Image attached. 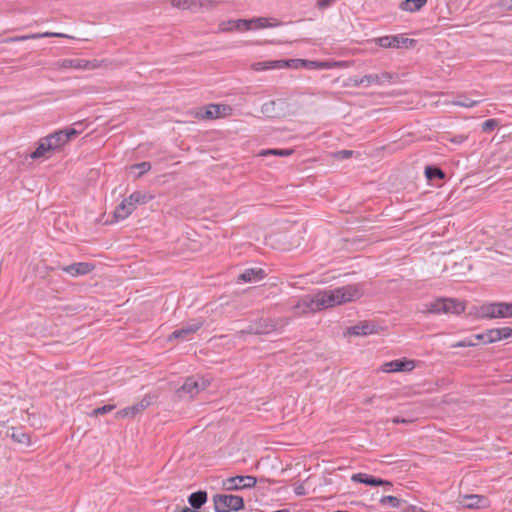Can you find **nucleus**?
<instances>
[{
    "mask_svg": "<svg viewBox=\"0 0 512 512\" xmlns=\"http://www.w3.org/2000/svg\"><path fill=\"white\" fill-rule=\"evenodd\" d=\"M380 503L382 505L389 504L393 508H399L400 504H401V500L399 498L395 497V496L387 495V496H383L380 499Z\"/></svg>",
    "mask_w": 512,
    "mask_h": 512,
    "instance_id": "f704fd0d",
    "label": "nucleus"
},
{
    "mask_svg": "<svg viewBox=\"0 0 512 512\" xmlns=\"http://www.w3.org/2000/svg\"><path fill=\"white\" fill-rule=\"evenodd\" d=\"M382 48H411L416 44V40L404 37V35H386L372 40Z\"/></svg>",
    "mask_w": 512,
    "mask_h": 512,
    "instance_id": "423d86ee",
    "label": "nucleus"
},
{
    "mask_svg": "<svg viewBox=\"0 0 512 512\" xmlns=\"http://www.w3.org/2000/svg\"><path fill=\"white\" fill-rule=\"evenodd\" d=\"M415 512H425L423 509L421 508H414Z\"/></svg>",
    "mask_w": 512,
    "mask_h": 512,
    "instance_id": "6e6d98bb",
    "label": "nucleus"
},
{
    "mask_svg": "<svg viewBox=\"0 0 512 512\" xmlns=\"http://www.w3.org/2000/svg\"><path fill=\"white\" fill-rule=\"evenodd\" d=\"M273 154L281 157H286L292 154L290 149H270L262 153V155Z\"/></svg>",
    "mask_w": 512,
    "mask_h": 512,
    "instance_id": "e433bc0d",
    "label": "nucleus"
},
{
    "mask_svg": "<svg viewBox=\"0 0 512 512\" xmlns=\"http://www.w3.org/2000/svg\"><path fill=\"white\" fill-rule=\"evenodd\" d=\"M203 325V322L200 320H193L179 329H176L169 336V339H180L182 341L190 340L191 335L196 333Z\"/></svg>",
    "mask_w": 512,
    "mask_h": 512,
    "instance_id": "1a4fd4ad",
    "label": "nucleus"
},
{
    "mask_svg": "<svg viewBox=\"0 0 512 512\" xmlns=\"http://www.w3.org/2000/svg\"><path fill=\"white\" fill-rule=\"evenodd\" d=\"M467 140V136L465 135H457V136H454L451 141L455 144H462L464 143L465 141Z\"/></svg>",
    "mask_w": 512,
    "mask_h": 512,
    "instance_id": "8fccbe9b",
    "label": "nucleus"
},
{
    "mask_svg": "<svg viewBox=\"0 0 512 512\" xmlns=\"http://www.w3.org/2000/svg\"><path fill=\"white\" fill-rule=\"evenodd\" d=\"M477 342L473 341L472 338H466L464 340L458 341L451 345L452 348H464V347H473L476 346Z\"/></svg>",
    "mask_w": 512,
    "mask_h": 512,
    "instance_id": "4c0bfd02",
    "label": "nucleus"
},
{
    "mask_svg": "<svg viewBox=\"0 0 512 512\" xmlns=\"http://www.w3.org/2000/svg\"><path fill=\"white\" fill-rule=\"evenodd\" d=\"M478 103H480V100H472L467 97H460L457 100L452 101V104L455 106L465 107V108H471L476 106Z\"/></svg>",
    "mask_w": 512,
    "mask_h": 512,
    "instance_id": "2f4dec72",
    "label": "nucleus"
},
{
    "mask_svg": "<svg viewBox=\"0 0 512 512\" xmlns=\"http://www.w3.org/2000/svg\"><path fill=\"white\" fill-rule=\"evenodd\" d=\"M273 512H289L288 509H281V510H276V511H273Z\"/></svg>",
    "mask_w": 512,
    "mask_h": 512,
    "instance_id": "5fc2aeb1",
    "label": "nucleus"
},
{
    "mask_svg": "<svg viewBox=\"0 0 512 512\" xmlns=\"http://www.w3.org/2000/svg\"><path fill=\"white\" fill-rule=\"evenodd\" d=\"M252 30H259L264 28H275L281 25V22L272 17H255L251 18Z\"/></svg>",
    "mask_w": 512,
    "mask_h": 512,
    "instance_id": "aec40b11",
    "label": "nucleus"
},
{
    "mask_svg": "<svg viewBox=\"0 0 512 512\" xmlns=\"http://www.w3.org/2000/svg\"><path fill=\"white\" fill-rule=\"evenodd\" d=\"M500 6L507 10H512V0H500Z\"/></svg>",
    "mask_w": 512,
    "mask_h": 512,
    "instance_id": "3c124183",
    "label": "nucleus"
},
{
    "mask_svg": "<svg viewBox=\"0 0 512 512\" xmlns=\"http://www.w3.org/2000/svg\"><path fill=\"white\" fill-rule=\"evenodd\" d=\"M458 503L464 508L468 509L487 508L490 505V501L487 497L477 494L460 496L458 499Z\"/></svg>",
    "mask_w": 512,
    "mask_h": 512,
    "instance_id": "9d476101",
    "label": "nucleus"
},
{
    "mask_svg": "<svg viewBox=\"0 0 512 512\" xmlns=\"http://www.w3.org/2000/svg\"><path fill=\"white\" fill-rule=\"evenodd\" d=\"M11 438L15 441V442H18L20 444H23V445H30V435L28 433H25L21 430H17V429H12V432H11Z\"/></svg>",
    "mask_w": 512,
    "mask_h": 512,
    "instance_id": "c85d7f7f",
    "label": "nucleus"
},
{
    "mask_svg": "<svg viewBox=\"0 0 512 512\" xmlns=\"http://www.w3.org/2000/svg\"><path fill=\"white\" fill-rule=\"evenodd\" d=\"M393 422H394V423H406V420H405V419H402V418L397 417V418H394V419H393Z\"/></svg>",
    "mask_w": 512,
    "mask_h": 512,
    "instance_id": "603ef678",
    "label": "nucleus"
},
{
    "mask_svg": "<svg viewBox=\"0 0 512 512\" xmlns=\"http://www.w3.org/2000/svg\"><path fill=\"white\" fill-rule=\"evenodd\" d=\"M135 210V206L125 198L115 209L114 218L116 221L126 219Z\"/></svg>",
    "mask_w": 512,
    "mask_h": 512,
    "instance_id": "5701e85b",
    "label": "nucleus"
},
{
    "mask_svg": "<svg viewBox=\"0 0 512 512\" xmlns=\"http://www.w3.org/2000/svg\"><path fill=\"white\" fill-rule=\"evenodd\" d=\"M92 269H93V266L91 264L85 263V262L73 263V264L68 265L63 268V270L66 273H68L72 276L88 274L92 271Z\"/></svg>",
    "mask_w": 512,
    "mask_h": 512,
    "instance_id": "4be33fe9",
    "label": "nucleus"
},
{
    "mask_svg": "<svg viewBox=\"0 0 512 512\" xmlns=\"http://www.w3.org/2000/svg\"><path fill=\"white\" fill-rule=\"evenodd\" d=\"M473 339V341L476 342L477 341H481L483 342L484 344H490V343H493V341H490L489 339L491 338L490 336H488V330L484 333H480V334H476L474 336L471 337Z\"/></svg>",
    "mask_w": 512,
    "mask_h": 512,
    "instance_id": "c03bdc74",
    "label": "nucleus"
},
{
    "mask_svg": "<svg viewBox=\"0 0 512 512\" xmlns=\"http://www.w3.org/2000/svg\"><path fill=\"white\" fill-rule=\"evenodd\" d=\"M152 198V195L148 193L135 191L126 199L132 204V206L136 207L137 204H145Z\"/></svg>",
    "mask_w": 512,
    "mask_h": 512,
    "instance_id": "cd10ccee",
    "label": "nucleus"
},
{
    "mask_svg": "<svg viewBox=\"0 0 512 512\" xmlns=\"http://www.w3.org/2000/svg\"><path fill=\"white\" fill-rule=\"evenodd\" d=\"M63 68H72L75 70H90L95 69L97 64L95 61H88L85 59L74 58V59H64L62 61Z\"/></svg>",
    "mask_w": 512,
    "mask_h": 512,
    "instance_id": "2eb2a0df",
    "label": "nucleus"
},
{
    "mask_svg": "<svg viewBox=\"0 0 512 512\" xmlns=\"http://www.w3.org/2000/svg\"><path fill=\"white\" fill-rule=\"evenodd\" d=\"M213 4L212 0H172V5L180 9H196L207 7Z\"/></svg>",
    "mask_w": 512,
    "mask_h": 512,
    "instance_id": "a211bd4d",
    "label": "nucleus"
},
{
    "mask_svg": "<svg viewBox=\"0 0 512 512\" xmlns=\"http://www.w3.org/2000/svg\"><path fill=\"white\" fill-rule=\"evenodd\" d=\"M365 82H366V87H370L372 85H378V86H382L386 83H390L392 82L394 76L388 72H384V73H381V74H368V75H365Z\"/></svg>",
    "mask_w": 512,
    "mask_h": 512,
    "instance_id": "6ab92c4d",
    "label": "nucleus"
},
{
    "mask_svg": "<svg viewBox=\"0 0 512 512\" xmlns=\"http://www.w3.org/2000/svg\"><path fill=\"white\" fill-rule=\"evenodd\" d=\"M215 512L238 511L243 508L244 500L241 496L231 494H216L213 497Z\"/></svg>",
    "mask_w": 512,
    "mask_h": 512,
    "instance_id": "20e7f679",
    "label": "nucleus"
},
{
    "mask_svg": "<svg viewBox=\"0 0 512 512\" xmlns=\"http://www.w3.org/2000/svg\"><path fill=\"white\" fill-rule=\"evenodd\" d=\"M138 413H139L138 408L135 405H132V406H129V407L119 410L116 413V416L118 418L133 417V416L137 415Z\"/></svg>",
    "mask_w": 512,
    "mask_h": 512,
    "instance_id": "473e14b6",
    "label": "nucleus"
},
{
    "mask_svg": "<svg viewBox=\"0 0 512 512\" xmlns=\"http://www.w3.org/2000/svg\"><path fill=\"white\" fill-rule=\"evenodd\" d=\"M257 479L254 476H234L227 478L223 482V486L226 490H239L245 488H252L256 485Z\"/></svg>",
    "mask_w": 512,
    "mask_h": 512,
    "instance_id": "0eeeda50",
    "label": "nucleus"
},
{
    "mask_svg": "<svg viewBox=\"0 0 512 512\" xmlns=\"http://www.w3.org/2000/svg\"><path fill=\"white\" fill-rule=\"evenodd\" d=\"M81 131L67 127L64 129H60L54 131L53 133L45 136L49 144H51V149L53 152H57L61 150L73 137L79 135Z\"/></svg>",
    "mask_w": 512,
    "mask_h": 512,
    "instance_id": "39448f33",
    "label": "nucleus"
},
{
    "mask_svg": "<svg viewBox=\"0 0 512 512\" xmlns=\"http://www.w3.org/2000/svg\"><path fill=\"white\" fill-rule=\"evenodd\" d=\"M353 154V151L351 150H340L333 154L334 158L336 159H347L351 157Z\"/></svg>",
    "mask_w": 512,
    "mask_h": 512,
    "instance_id": "a18cd8bd",
    "label": "nucleus"
},
{
    "mask_svg": "<svg viewBox=\"0 0 512 512\" xmlns=\"http://www.w3.org/2000/svg\"><path fill=\"white\" fill-rule=\"evenodd\" d=\"M53 150L51 149V144L47 141L45 137L41 138L38 141V145L36 149L30 153L29 157L32 160H38L41 158H50L53 154Z\"/></svg>",
    "mask_w": 512,
    "mask_h": 512,
    "instance_id": "4468645a",
    "label": "nucleus"
},
{
    "mask_svg": "<svg viewBox=\"0 0 512 512\" xmlns=\"http://www.w3.org/2000/svg\"><path fill=\"white\" fill-rule=\"evenodd\" d=\"M232 108L229 105L224 104H210L206 107L205 118L216 119L230 115Z\"/></svg>",
    "mask_w": 512,
    "mask_h": 512,
    "instance_id": "ddd939ff",
    "label": "nucleus"
},
{
    "mask_svg": "<svg viewBox=\"0 0 512 512\" xmlns=\"http://www.w3.org/2000/svg\"><path fill=\"white\" fill-rule=\"evenodd\" d=\"M150 402L146 399L141 400L139 403L135 404V406L138 408V412L140 413L142 410L147 408L149 406Z\"/></svg>",
    "mask_w": 512,
    "mask_h": 512,
    "instance_id": "09e8293b",
    "label": "nucleus"
},
{
    "mask_svg": "<svg viewBox=\"0 0 512 512\" xmlns=\"http://www.w3.org/2000/svg\"><path fill=\"white\" fill-rule=\"evenodd\" d=\"M237 31H248L252 30L251 19H237L236 20Z\"/></svg>",
    "mask_w": 512,
    "mask_h": 512,
    "instance_id": "c9c22d12",
    "label": "nucleus"
},
{
    "mask_svg": "<svg viewBox=\"0 0 512 512\" xmlns=\"http://www.w3.org/2000/svg\"><path fill=\"white\" fill-rule=\"evenodd\" d=\"M352 481L357 483H362L370 486H381V485H391L388 481L382 480L380 478H375L366 473H357L351 477Z\"/></svg>",
    "mask_w": 512,
    "mask_h": 512,
    "instance_id": "412c9836",
    "label": "nucleus"
},
{
    "mask_svg": "<svg viewBox=\"0 0 512 512\" xmlns=\"http://www.w3.org/2000/svg\"><path fill=\"white\" fill-rule=\"evenodd\" d=\"M499 303V318H512V302H498Z\"/></svg>",
    "mask_w": 512,
    "mask_h": 512,
    "instance_id": "7c9ffc66",
    "label": "nucleus"
},
{
    "mask_svg": "<svg viewBox=\"0 0 512 512\" xmlns=\"http://www.w3.org/2000/svg\"><path fill=\"white\" fill-rule=\"evenodd\" d=\"M252 69L257 72L284 68V60L260 61L252 64Z\"/></svg>",
    "mask_w": 512,
    "mask_h": 512,
    "instance_id": "b1692460",
    "label": "nucleus"
},
{
    "mask_svg": "<svg viewBox=\"0 0 512 512\" xmlns=\"http://www.w3.org/2000/svg\"><path fill=\"white\" fill-rule=\"evenodd\" d=\"M42 37H65V38H68L69 36L66 35V34H63V33H56V32H45V33H41V34H33L31 36H28L26 37L27 39L28 38H32V39H37V38H42Z\"/></svg>",
    "mask_w": 512,
    "mask_h": 512,
    "instance_id": "ea45409f",
    "label": "nucleus"
},
{
    "mask_svg": "<svg viewBox=\"0 0 512 512\" xmlns=\"http://www.w3.org/2000/svg\"><path fill=\"white\" fill-rule=\"evenodd\" d=\"M463 302L452 298H438L423 305L421 312L430 314H460L464 312Z\"/></svg>",
    "mask_w": 512,
    "mask_h": 512,
    "instance_id": "f03ea898",
    "label": "nucleus"
},
{
    "mask_svg": "<svg viewBox=\"0 0 512 512\" xmlns=\"http://www.w3.org/2000/svg\"><path fill=\"white\" fill-rule=\"evenodd\" d=\"M221 31H234L236 30V20L223 21L219 26Z\"/></svg>",
    "mask_w": 512,
    "mask_h": 512,
    "instance_id": "a19ab883",
    "label": "nucleus"
},
{
    "mask_svg": "<svg viewBox=\"0 0 512 512\" xmlns=\"http://www.w3.org/2000/svg\"><path fill=\"white\" fill-rule=\"evenodd\" d=\"M427 1L428 0H404L400 3L399 8L402 11L414 13L424 7Z\"/></svg>",
    "mask_w": 512,
    "mask_h": 512,
    "instance_id": "a878e982",
    "label": "nucleus"
},
{
    "mask_svg": "<svg viewBox=\"0 0 512 512\" xmlns=\"http://www.w3.org/2000/svg\"><path fill=\"white\" fill-rule=\"evenodd\" d=\"M474 314L479 319H496L499 318L498 310L499 303L498 302H487L483 303L479 306L474 307Z\"/></svg>",
    "mask_w": 512,
    "mask_h": 512,
    "instance_id": "9b49d317",
    "label": "nucleus"
},
{
    "mask_svg": "<svg viewBox=\"0 0 512 512\" xmlns=\"http://www.w3.org/2000/svg\"><path fill=\"white\" fill-rule=\"evenodd\" d=\"M115 409V405H112V404H108V405H104V406H101V407H98V408H95L91 415L93 416H97V415H102V414H106V413H109L111 412L112 410Z\"/></svg>",
    "mask_w": 512,
    "mask_h": 512,
    "instance_id": "58836bf2",
    "label": "nucleus"
},
{
    "mask_svg": "<svg viewBox=\"0 0 512 512\" xmlns=\"http://www.w3.org/2000/svg\"><path fill=\"white\" fill-rule=\"evenodd\" d=\"M363 293L360 284H350L335 289L319 290L302 298L297 305H295V308L301 309L303 313L316 312L356 301L363 296Z\"/></svg>",
    "mask_w": 512,
    "mask_h": 512,
    "instance_id": "f257e3e1",
    "label": "nucleus"
},
{
    "mask_svg": "<svg viewBox=\"0 0 512 512\" xmlns=\"http://www.w3.org/2000/svg\"><path fill=\"white\" fill-rule=\"evenodd\" d=\"M337 0H318L317 6L320 9H326L328 7H331L334 3H336Z\"/></svg>",
    "mask_w": 512,
    "mask_h": 512,
    "instance_id": "de8ad7c7",
    "label": "nucleus"
},
{
    "mask_svg": "<svg viewBox=\"0 0 512 512\" xmlns=\"http://www.w3.org/2000/svg\"><path fill=\"white\" fill-rule=\"evenodd\" d=\"M347 64L344 61H315L307 59H287L284 60V68L308 69V70H329L334 68H343Z\"/></svg>",
    "mask_w": 512,
    "mask_h": 512,
    "instance_id": "7ed1b4c3",
    "label": "nucleus"
},
{
    "mask_svg": "<svg viewBox=\"0 0 512 512\" xmlns=\"http://www.w3.org/2000/svg\"><path fill=\"white\" fill-rule=\"evenodd\" d=\"M265 277V272L261 268H249L238 276V282L252 283L258 282Z\"/></svg>",
    "mask_w": 512,
    "mask_h": 512,
    "instance_id": "dca6fc26",
    "label": "nucleus"
},
{
    "mask_svg": "<svg viewBox=\"0 0 512 512\" xmlns=\"http://www.w3.org/2000/svg\"><path fill=\"white\" fill-rule=\"evenodd\" d=\"M348 334L355 336H367L376 332V326L371 322H361L347 329Z\"/></svg>",
    "mask_w": 512,
    "mask_h": 512,
    "instance_id": "f3484780",
    "label": "nucleus"
},
{
    "mask_svg": "<svg viewBox=\"0 0 512 512\" xmlns=\"http://www.w3.org/2000/svg\"><path fill=\"white\" fill-rule=\"evenodd\" d=\"M498 125L496 119H488L482 123V130L485 132L492 131Z\"/></svg>",
    "mask_w": 512,
    "mask_h": 512,
    "instance_id": "37998d69",
    "label": "nucleus"
},
{
    "mask_svg": "<svg viewBox=\"0 0 512 512\" xmlns=\"http://www.w3.org/2000/svg\"><path fill=\"white\" fill-rule=\"evenodd\" d=\"M365 77H354L350 78V82L356 87H366Z\"/></svg>",
    "mask_w": 512,
    "mask_h": 512,
    "instance_id": "49530a36",
    "label": "nucleus"
},
{
    "mask_svg": "<svg viewBox=\"0 0 512 512\" xmlns=\"http://www.w3.org/2000/svg\"><path fill=\"white\" fill-rule=\"evenodd\" d=\"M488 336L491 338L490 341L497 342L500 340H505L512 338V328L510 327H501V328H493L488 330Z\"/></svg>",
    "mask_w": 512,
    "mask_h": 512,
    "instance_id": "393cba45",
    "label": "nucleus"
},
{
    "mask_svg": "<svg viewBox=\"0 0 512 512\" xmlns=\"http://www.w3.org/2000/svg\"><path fill=\"white\" fill-rule=\"evenodd\" d=\"M425 176L428 180H433L435 178L443 179L445 177L444 172L435 166H427L425 168Z\"/></svg>",
    "mask_w": 512,
    "mask_h": 512,
    "instance_id": "c756f323",
    "label": "nucleus"
},
{
    "mask_svg": "<svg viewBox=\"0 0 512 512\" xmlns=\"http://www.w3.org/2000/svg\"><path fill=\"white\" fill-rule=\"evenodd\" d=\"M416 367L414 360H409L406 358L396 359L389 362L384 363L381 366V370L385 373H393V372H410Z\"/></svg>",
    "mask_w": 512,
    "mask_h": 512,
    "instance_id": "6e6552de",
    "label": "nucleus"
},
{
    "mask_svg": "<svg viewBox=\"0 0 512 512\" xmlns=\"http://www.w3.org/2000/svg\"><path fill=\"white\" fill-rule=\"evenodd\" d=\"M207 385L208 383L203 378L190 377L186 379L180 391L192 398L204 390Z\"/></svg>",
    "mask_w": 512,
    "mask_h": 512,
    "instance_id": "f8f14e48",
    "label": "nucleus"
},
{
    "mask_svg": "<svg viewBox=\"0 0 512 512\" xmlns=\"http://www.w3.org/2000/svg\"><path fill=\"white\" fill-rule=\"evenodd\" d=\"M206 501L207 493L205 491L194 492L188 497V502L194 510L201 508Z\"/></svg>",
    "mask_w": 512,
    "mask_h": 512,
    "instance_id": "bb28decb",
    "label": "nucleus"
},
{
    "mask_svg": "<svg viewBox=\"0 0 512 512\" xmlns=\"http://www.w3.org/2000/svg\"><path fill=\"white\" fill-rule=\"evenodd\" d=\"M181 512H197V511L194 510V509H190L188 507H185Z\"/></svg>",
    "mask_w": 512,
    "mask_h": 512,
    "instance_id": "864d4df0",
    "label": "nucleus"
},
{
    "mask_svg": "<svg viewBox=\"0 0 512 512\" xmlns=\"http://www.w3.org/2000/svg\"><path fill=\"white\" fill-rule=\"evenodd\" d=\"M275 104V101H269L264 103L261 109L262 113H264L267 116H273Z\"/></svg>",
    "mask_w": 512,
    "mask_h": 512,
    "instance_id": "79ce46f5",
    "label": "nucleus"
},
{
    "mask_svg": "<svg viewBox=\"0 0 512 512\" xmlns=\"http://www.w3.org/2000/svg\"><path fill=\"white\" fill-rule=\"evenodd\" d=\"M511 381H512V375H511Z\"/></svg>",
    "mask_w": 512,
    "mask_h": 512,
    "instance_id": "4d7b16f0",
    "label": "nucleus"
},
{
    "mask_svg": "<svg viewBox=\"0 0 512 512\" xmlns=\"http://www.w3.org/2000/svg\"><path fill=\"white\" fill-rule=\"evenodd\" d=\"M151 169V164L150 162H141V163H137V164H134L131 166V170L132 171H135L137 170V177H140L142 176L143 174L147 173L149 170Z\"/></svg>",
    "mask_w": 512,
    "mask_h": 512,
    "instance_id": "72a5a7b5",
    "label": "nucleus"
}]
</instances>
